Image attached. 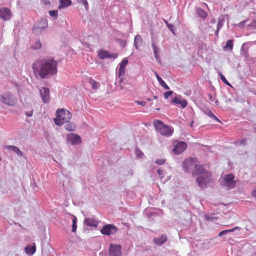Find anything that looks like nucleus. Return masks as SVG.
Returning a JSON list of instances; mask_svg holds the SVG:
<instances>
[{"label":"nucleus","instance_id":"09e8293b","mask_svg":"<svg viewBox=\"0 0 256 256\" xmlns=\"http://www.w3.org/2000/svg\"><path fill=\"white\" fill-rule=\"evenodd\" d=\"M166 22L169 30H170L172 32H174L172 31L173 26L171 24H168L167 22Z\"/></svg>","mask_w":256,"mask_h":256},{"label":"nucleus","instance_id":"c85d7f7f","mask_svg":"<svg viewBox=\"0 0 256 256\" xmlns=\"http://www.w3.org/2000/svg\"><path fill=\"white\" fill-rule=\"evenodd\" d=\"M196 12L198 16L203 18H206L208 16L207 13L202 8L197 9Z\"/></svg>","mask_w":256,"mask_h":256},{"label":"nucleus","instance_id":"a878e982","mask_svg":"<svg viewBox=\"0 0 256 256\" xmlns=\"http://www.w3.org/2000/svg\"><path fill=\"white\" fill-rule=\"evenodd\" d=\"M233 40H230L226 42V46L224 47V50H232L233 48Z\"/></svg>","mask_w":256,"mask_h":256},{"label":"nucleus","instance_id":"393cba45","mask_svg":"<svg viewBox=\"0 0 256 256\" xmlns=\"http://www.w3.org/2000/svg\"><path fill=\"white\" fill-rule=\"evenodd\" d=\"M8 148L15 152L20 156H23V152L17 147L13 146H9Z\"/></svg>","mask_w":256,"mask_h":256},{"label":"nucleus","instance_id":"72a5a7b5","mask_svg":"<svg viewBox=\"0 0 256 256\" xmlns=\"http://www.w3.org/2000/svg\"><path fill=\"white\" fill-rule=\"evenodd\" d=\"M49 14L52 16L54 18H56L58 16V10H50Z\"/></svg>","mask_w":256,"mask_h":256},{"label":"nucleus","instance_id":"f257e3e1","mask_svg":"<svg viewBox=\"0 0 256 256\" xmlns=\"http://www.w3.org/2000/svg\"><path fill=\"white\" fill-rule=\"evenodd\" d=\"M32 68L36 75L46 79L57 73L58 62L52 58H41L32 64Z\"/></svg>","mask_w":256,"mask_h":256},{"label":"nucleus","instance_id":"cd10ccee","mask_svg":"<svg viewBox=\"0 0 256 256\" xmlns=\"http://www.w3.org/2000/svg\"><path fill=\"white\" fill-rule=\"evenodd\" d=\"M89 82L92 86V88L94 90L97 89L100 86V84L92 78L89 79Z\"/></svg>","mask_w":256,"mask_h":256},{"label":"nucleus","instance_id":"bb28decb","mask_svg":"<svg viewBox=\"0 0 256 256\" xmlns=\"http://www.w3.org/2000/svg\"><path fill=\"white\" fill-rule=\"evenodd\" d=\"M240 54L242 56H244L246 58H248V48L246 47L244 45V44H243L241 47Z\"/></svg>","mask_w":256,"mask_h":256},{"label":"nucleus","instance_id":"2f4dec72","mask_svg":"<svg viewBox=\"0 0 256 256\" xmlns=\"http://www.w3.org/2000/svg\"><path fill=\"white\" fill-rule=\"evenodd\" d=\"M77 2L79 4H84L86 10H88V4L86 0H77Z\"/></svg>","mask_w":256,"mask_h":256},{"label":"nucleus","instance_id":"8fccbe9b","mask_svg":"<svg viewBox=\"0 0 256 256\" xmlns=\"http://www.w3.org/2000/svg\"><path fill=\"white\" fill-rule=\"evenodd\" d=\"M246 20H244V21H242V22H240L239 24V27L240 28H242L244 26V23L246 22Z\"/></svg>","mask_w":256,"mask_h":256},{"label":"nucleus","instance_id":"f03ea898","mask_svg":"<svg viewBox=\"0 0 256 256\" xmlns=\"http://www.w3.org/2000/svg\"><path fill=\"white\" fill-rule=\"evenodd\" d=\"M198 176L196 181L198 186L202 188L206 187L211 178L210 174L204 170L202 166H200L196 171L192 172V176Z\"/></svg>","mask_w":256,"mask_h":256},{"label":"nucleus","instance_id":"7c9ffc66","mask_svg":"<svg viewBox=\"0 0 256 256\" xmlns=\"http://www.w3.org/2000/svg\"><path fill=\"white\" fill-rule=\"evenodd\" d=\"M76 222H77V218L75 216H73L72 218V232H75L76 230L77 226H76Z\"/></svg>","mask_w":256,"mask_h":256},{"label":"nucleus","instance_id":"b1692460","mask_svg":"<svg viewBox=\"0 0 256 256\" xmlns=\"http://www.w3.org/2000/svg\"><path fill=\"white\" fill-rule=\"evenodd\" d=\"M155 75L158 80L160 84L166 90H169L170 87L166 84V82L163 80L160 76L156 73L155 72Z\"/></svg>","mask_w":256,"mask_h":256},{"label":"nucleus","instance_id":"6ab92c4d","mask_svg":"<svg viewBox=\"0 0 256 256\" xmlns=\"http://www.w3.org/2000/svg\"><path fill=\"white\" fill-rule=\"evenodd\" d=\"M48 26V21L46 19L43 18L40 20L38 24V26H35L34 29L33 30L34 31L36 29H40V30H44L47 28Z\"/></svg>","mask_w":256,"mask_h":256},{"label":"nucleus","instance_id":"4468645a","mask_svg":"<svg viewBox=\"0 0 256 256\" xmlns=\"http://www.w3.org/2000/svg\"><path fill=\"white\" fill-rule=\"evenodd\" d=\"M128 63V60L125 58L122 60L119 64V68L118 70V78L124 76L125 74V68Z\"/></svg>","mask_w":256,"mask_h":256},{"label":"nucleus","instance_id":"1a4fd4ad","mask_svg":"<svg viewBox=\"0 0 256 256\" xmlns=\"http://www.w3.org/2000/svg\"><path fill=\"white\" fill-rule=\"evenodd\" d=\"M68 143L72 145H78L82 142L80 137L75 133H70L66 136Z\"/></svg>","mask_w":256,"mask_h":256},{"label":"nucleus","instance_id":"20e7f679","mask_svg":"<svg viewBox=\"0 0 256 256\" xmlns=\"http://www.w3.org/2000/svg\"><path fill=\"white\" fill-rule=\"evenodd\" d=\"M156 130L162 135L165 136H170L172 135L174 130L172 126L164 125L163 122L160 120H155L153 122Z\"/></svg>","mask_w":256,"mask_h":256},{"label":"nucleus","instance_id":"3c124183","mask_svg":"<svg viewBox=\"0 0 256 256\" xmlns=\"http://www.w3.org/2000/svg\"><path fill=\"white\" fill-rule=\"evenodd\" d=\"M252 195L253 196L256 198V189L252 191Z\"/></svg>","mask_w":256,"mask_h":256},{"label":"nucleus","instance_id":"e433bc0d","mask_svg":"<svg viewBox=\"0 0 256 256\" xmlns=\"http://www.w3.org/2000/svg\"><path fill=\"white\" fill-rule=\"evenodd\" d=\"M41 44L40 41H36L35 44L32 46V48L35 50H38L41 48Z\"/></svg>","mask_w":256,"mask_h":256},{"label":"nucleus","instance_id":"5701e85b","mask_svg":"<svg viewBox=\"0 0 256 256\" xmlns=\"http://www.w3.org/2000/svg\"><path fill=\"white\" fill-rule=\"evenodd\" d=\"M24 250L27 254L32 256L36 251V247L35 244L30 246H26Z\"/></svg>","mask_w":256,"mask_h":256},{"label":"nucleus","instance_id":"5fc2aeb1","mask_svg":"<svg viewBox=\"0 0 256 256\" xmlns=\"http://www.w3.org/2000/svg\"><path fill=\"white\" fill-rule=\"evenodd\" d=\"M208 96H209V98H210L211 100H212H212H212V95H210V94H208Z\"/></svg>","mask_w":256,"mask_h":256},{"label":"nucleus","instance_id":"de8ad7c7","mask_svg":"<svg viewBox=\"0 0 256 256\" xmlns=\"http://www.w3.org/2000/svg\"><path fill=\"white\" fill-rule=\"evenodd\" d=\"M240 229H241V228L240 227H239V226H236V227H234V228H232L230 230H230V232H234L236 230H240Z\"/></svg>","mask_w":256,"mask_h":256},{"label":"nucleus","instance_id":"864d4df0","mask_svg":"<svg viewBox=\"0 0 256 256\" xmlns=\"http://www.w3.org/2000/svg\"><path fill=\"white\" fill-rule=\"evenodd\" d=\"M212 118L214 119L216 121L220 122V120L218 119V118L216 116H215V117H213Z\"/></svg>","mask_w":256,"mask_h":256},{"label":"nucleus","instance_id":"58836bf2","mask_svg":"<svg viewBox=\"0 0 256 256\" xmlns=\"http://www.w3.org/2000/svg\"><path fill=\"white\" fill-rule=\"evenodd\" d=\"M157 172L160 178L162 180L164 176V172L162 170L158 169L157 170Z\"/></svg>","mask_w":256,"mask_h":256},{"label":"nucleus","instance_id":"f8f14e48","mask_svg":"<svg viewBox=\"0 0 256 256\" xmlns=\"http://www.w3.org/2000/svg\"><path fill=\"white\" fill-rule=\"evenodd\" d=\"M186 144L183 142H180L176 144L172 150L173 152L176 154H179L182 152L186 148Z\"/></svg>","mask_w":256,"mask_h":256},{"label":"nucleus","instance_id":"a18cd8bd","mask_svg":"<svg viewBox=\"0 0 256 256\" xmlns=\"http://www.w3.org/2000/svg\"><path fill=\"white\" fill-rule=\"evenodd\" d=\"M26 116L30 117L32 116L33 110L28 111L26 112Z\"/></svg>","mask_w":256,"mask_h":256},{"label":"nucleus","instance_id":"4d7b16f0","mask_svg":"<svg viewBox=\"0 0 256 256\" xmlns=\"http://www.w3.org/2000/svg\"><path fill=\"white\" fill-rule=\"evenodd\" d=\"M154 99H157L158 98V96H154Z\"/></svg>","mask_w":256,"mask_h":256},{"label":"nucleus","instance_id":"c03bdc74","mask_svg":"<svg viewBox=\"0 0 256 256\" xmlns=\"http://www.w3.org/2000/svg\"><path fill=\"white\" fill-rule=\"evenodd\" d=\"M230 230H222V232H220L219 234H218V236H223L224 235H225L226 234H227L228 232H230Z\"/></svg>","mask_w":256,"mask_h":256},{"label":"nucleus","instance_id":"79ce46f5","mask_svg":"<svg viewBox=\"0 0 256 256\" xmlns=\"http://www.w3.org/2000/svg\"><path fill=\"white\" fill-rule=\"evenodd\" d=\"M166 162V160L164 158L162 159H158L156 161V163L158 164L161 165L163 164Z\"/></svg>","mask_w":256,"mask_h":256},{"label":"nucleus","instance_id":"dca6fc26","mask_svg":"<svg viewBox=\"0 0 256 256\" xmlns=\"http://www.w3.org/2000/svg\"><path fill=\"white\" fill-rule=\"evenodd\" d=\"M152 45L154 58L158 63H160L161 60L160 56V50L154 43H152Z\"/></svg>","mask_w":256,"mask_h":256},{"label":"nucleus","instance_id":"9b49d317","mask_svg":"<svg viewBox=\"0 0 256 256\" xmlns=\"http://www.w3.org/2000/svg\"><path fill=\"white\" fill-rule=\"evenodd\" d=\"M40 93L44 103L48 102L50 100V90L46 87H42L40 89Z\"/></svg>","mask_w":256,"mask_h":256},{"label":"nucleus","instance_id":"ddd939ff","mask_svg":"<svg viewBox=\"0 0 256 256\" xmlns=\"http://www.w3.org/2000/svg\"><path fill=\"white\" fill-rule=\"evenodd\" d=\"M10 10L7 8H0V18L4 20H9L11 18Z\"/></svg>","mask_w":256,"mask_h":256},{"label":"nucleus","instance_id":"c756f323","mask_svg":"<svg viewBox=\"0 0 256 256\" xmlns=\"http://www.w3.org/2000/svg\"><path fill=\"white\" fill-rule=\"evenodd\" d=\"M107 54L108 51L102 50L98 52V56L100 59L104 60L106 58Z\"/></svg>","mask_w":256,"mask_h":256},{"label":"nucleus","instance_id":"4be33fe9","mask_svg":"<svg viewBox=\"0 0 256 256\" xmlns=\"http://www.w3.org/2000/svg\"><path fill=\"white\" fill-rule=\"evenodd\" d=\"M142 38L140 35L137 34L136 36L134 39V44L136 49H138L140 46L142 44Z\"/></svg>","mask_w":256,"mask_h":256},{"label":"nucleus","instance_id":"9d476101","mask_svg":"<svg viewBox=\"0 0 256 256\" xmlns=\"http://www.w3.org/2000/svg\"><path fill=\"white\" fill-rule=\"evenodd\" d=\"M122 247L119 244H110L108 250L109 256H121Z\"/></svg>","mask_w":256,"mask_h":256},{"label":"nucleus","instance_id":"2eb2a0df","mask_svg":"<svg viewBox=\"0 0 256 256\" xmlns=\"http://www.w3.org/2000/svg\"><path fill=\"white\" fill-rule=\"evenodd\" d=\"M180 96H176L172 100V103L179 104L182 108H184L188 106V102L186 100H181Z\"/></svg>","mask_w":256,"mask_h":256},{"label":"nucleus","instance_id":"f3484780","mask_svg":"<svg viewBox=\"0 0 256 256\" xmlns=\"http://www.w3.org/2000/svg\"><path fill=\"white\" fill-rule=\"evenodd\" d=\"M84 222L88 226L97 227L98 222L95 219L93 218H86L84 220Z\"/></svg>","mask_w":256,"mask_h":256},{"label":"nucleus","instance_id":"473e14b6","mask_svg":"<svg viewBox=\"0 0 256 256\" xmlns=\"http://www.w3.org/2000/svg\"><path fill=\"white\" fill-rule=\"evenodd\" d=\"M224 18H220L218 20V22L217 24V28H218V30H220L221 29V28L224 26Z\"/></svg>","mask_w":256,"mask_h":256},{"label":"nucleus","instance_id":"aec40b11","mask_svg":"<svg viewBox=\"0 0 256 256\" xmlns=\"http://www.w3.org/2000/svg\"><path fill=\"white\" fill-rule=\"evenodd\" d=\"M72 4L71 0H60V4L58 6V9H62L70 6Z\"/></svg>","mask_w":256,"mask_h":256},{"label":"nucleus","instance_id":"c9c22d12","mask_svg":"<svg viewBox=\"0 0 256 256\" xmlns=\"http://www.w3.org/2000/svg\"><path fill=\"white\" fill-rule=\"evenodd\" d=\"M234 144L237 146H244L246 144V139L244 138L241 140H238Z\"/></svg>","mask_w":256,"mask_h":256},{"label":"nucleus","instance_id":"ea45409f","mask_svg":"<svg viewBox=\"0 0 256 256\" xmlns=\"http://www.w3.org/2000/svg\"><path fill=\"white\" fill-rule=\"evenodd\" d=\"M205 113H206V114H207L210 118H213V117H215L214 114L210 110H206V112H205Z\"/></svg>","mask_w":256,"mask_h":256},{"label":"nucleus","instance_id":"f704fd0d","mask_svg":"<svg viewBox=\"0 0 256 256\" xmlns=\"http://www.w3.org/2000/svg\"><path fill=\"white\" fill-rule=\"evenodd\" d=\"M106 56H107L106 58H112V59L114 60L118 57V54L116 53L112 54V53H110L108 52V54Z\"/></svg>","mask_w":256,"mask_h":256},{"label":"nucleus","instance_id":"a211bd4d","mask_svg":"<svg viewBox=\"0 0 256 256\" xmlns=\"http://www.w3.org/2000/svg\"><path fill=\"white\" fill-rule=\"evenodd\" d=\"M166 234H162L158 238H154L153 240L155 244L161 245L166 242Z\"/></svg>","mask_w":256,"mask_h":256},{"label":"nucleus","instance_id":"a19ab883","mask_svg":"<svg viewBox=\"0 0 256 256\" xmlns=\"http://www.w3.org/2000/svg\"><path fill=\"white\" fill-rule=\"evenodd\" d=\"M135 153L138 158H141L144 156L143 152L138 149L136 150Z\"/></svg>","mask_w":256,"mask_h":256},{"label":"nucleus","instance_id":"412c9836","mask_svg":"<svg viewBox=\"0 0 256 256\" xmlns=\"http://www.w3.org/2000/svg\"><path fill=\"white\" fill-rule=\"evenodd\" d=\"M64 124H65L64 126V128L68 131L73 132L75 128H76V126L74 124L70 122V120L66 122H64Z\"/></svg>","mask_w":256,"mask_h":256},{"label":"nucleus","instance_id":"423d86ee","mask_svg":"<svg viewBox=\"0 0 256 256\" xmlns=\"http://www.w3.org/2000/svg\"><path fill=\"white\" fill-rule=\"evenodd\" d=\"M200 166L197 164L196 160L194 158L186 159L182 164V168L185 172H190V170L196 172Z\"/></svg>","mask_w":256,"mask_h":256},{"label":"nucleus","instance_id":"37998d69","mask_svg":"<svg viewBox=\"0 0 256 256\" xmlns=\"http://www.w3.org/2000/svg\"><path fill=\"white\" fill-rule=\"evenodd\" d=\"M172 94V91H168V92H164V98H166V99H167L170 96H171Z\"/></svg>","mask_w":256,"mask_h":256},{"label":"nucleus","instance_id":"49530a36","mask_svg":"<svg viewBox=\"0 0 256 256\" xmlns=\"http://www.w3.org/2000/svg\"><path fill=\"white\" fill-rule=\"evenodd\" d=\"M136 102L142 106H144L146 105V102L143 101H136Z\"/></svg>","mask_w":256,"mask_h":256},{"label":"nucleus","instance_id":"4c0bfd02","mask_svg":"<svg viewBox=\"0 0 256 256\" xmlns=\"http://www.w3.org/2000/svg\"><path fill=\"white\" fill-rule=\"evenodd\" d=\"M220 80L223 82L225 84H226L228 86H230V84L228 82L226 78L222 74H220Z\"/></svg>","mask_w":256,"mask_h":256},{"label":"nucleus","instance_id":"0eeeda50","mask_svg":"<svg viewBox=\"0 0 256 256\" xmlns=\"http://www.w3.org/2000/svg\"><path fill=\"white\" fill-rule=\"evenodd\" d=\"M0 102L8 106H14L17 102L16 96L10 92H7L0 96Z\"/></svg>","mask_w":256,"mask_h":256},{"label":"nucleus","instance_id":"603ef678","mask_svg":"<svg viewBox=\"0 0 256 256\" xmlns=\"http://www.w3.org/2000/svg\"><path fill=\"white\" fill-rule=\"evenodd\" d=\"M219 30H218V28H217L216 30V32H215L216 35V36H218V32H219Z\"/></svg>","mask_w":256,"mask_h":256},{"label":"nucleus","instance_id":"7ed1b4c3","mask_svg":"<svg viewBox=\"0 0 256 256\" xmlns=\"http://www.w3.org/2000/svg\"><path fill=\"white\" fill-rule=\"evenodd\" d=\"M56 114V118H54V120L56 124L59 126L70 120L72 116V114L64 108L57 110Z\"/></svg>","mask_w":256,"mask_h":256},{"label":"nucleus","instance_id":"6e6d98bb","mask_svg":"<svg viewBox=\"0 0 256 256\" xmlns=\"http://www.w3.org/2000/svg\"><path fill=\"white\" fill-rule=\"evenodd\" d=\"M121 77H122V78H120V80H119V82H122V81H123V80H122V77H123V76H121Z\"/></svg>","mask_w":256,"mask_h":256},{"label":"nucleus","instance_id":"39448f33","mask_svg":"<svg viewBox=\"0 0 256 256\" xmlns=\"http://www.w3.org/2000/svg\"><path fill=\"white\" fill-rule=\"evenodd\" d=\"M234 179V176L232 174H224L220 179V184L228 190L234 188L236 185V182Z\"/></svg>","mask_w":256,"mask_h":256},{"label":"nucleus","instance_id":"6e6552de","mask_svg":"<svg viewBox=\"0 0 256 256\" xmlns=\"http://www.w3.org/2000/svg\"><path fill=\"white\" fill-rule=\"evenodd\" d=\"M118 228L111 224H107L104 226L100 230L101 233L104 235L110 236L117 232Z\"/></svg>","mask_w":256,"mask_h":256}]
</instances>
